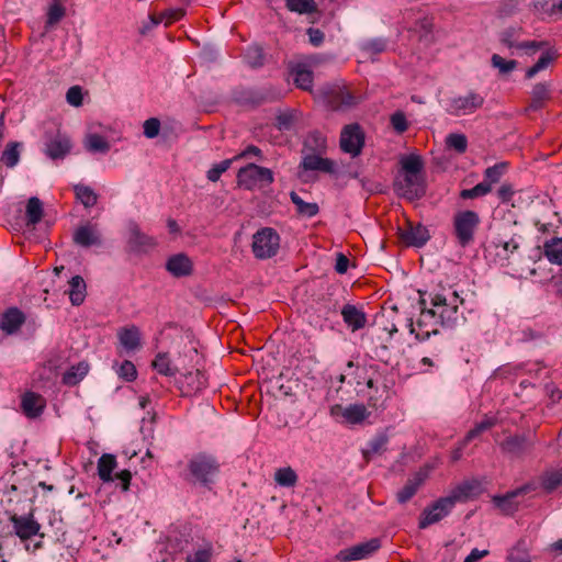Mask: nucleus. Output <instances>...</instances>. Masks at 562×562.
I'll list each match as a JSON object with an SVG mask.
<instances>
[{
	"instance_id": "1",
	"label": "nucleus",
	"mask_w": 562,
	"mask_h": 562,
	"mask_svg": "<svg viewBox=\"0 0 562 562\" xmlns=\"http://www.w3.org/2000/svg\"><path fill=\"white\" fill-rule=\"evenodd\" d=\"M418 293L423 317L435 318L437 324L449 328L459 324V305L463 304L464 300L457 291L450 292V289L439 284L431 291L419 290Z\"/></svg>"
},
{
	"instance_id": "2",
	"label": "nucleus",
	"mask_w": 562,
	"mask_h": 562,
	"mask_svg": "<svg viewBox=\"0 0 562 562\" xmlns=\"http://www.w3.org/2000/svg\"><path fill=\"white\" fill-rule=\"evenodd\" d=\"M401 169L394 180L396 193L409 202L420 200L427 191L424 160L420 155H404L400 159Z\"/></svg>"
},
{
	"instance_id": "3",
	"label": "nucleus",
	"mask_w": 562,
	"mask_h": 562,
	"mask_svg": "<svg viewBox=\"0 0 562 562\" xmlns=\"http://www.w3.org/2000/svg\"><path fill=\"white\" fill-rule=\"evenodd\" d=\"M220 462L214 456L200 452L189 459L183 480L210 491L220 474Z\"/></svg>"
},
{
	"instance_id": "4",
	"label": "nucleus",
	"mask_w": 562,
	"mask_h": 562,
	"mask_svg": "<svg viewBox=\"0 0 562 562\" xmlns=\"http://www.w3.org/2000/svg\"><path fill=\"white\" fill-rule=\"evenodd\" d=\"M281 92L272 86L260 88L238 86L232 90V101L244 108L256 109L267 103H273L281 99Z\"/></svg>"
},
{
	"instance_id": "5",
	"label": "nucleus",
	"mask_w": 562,
	"mask_h": 562,
	"mask_svg": "<svg viewBox=\"0 0 562 562\" xmlns=\"http://www.w3.org/2000/svg\"><path fill=\"white\" fill-rule=\"evenodd\" d=\"M480 224L481 218L477 212L472 210L456 212L452 217V233L457 244L462 248L471 246L474 243Z\"/></svg>"
},
{
	"instance_id": "6",
	"label": "nucleus",
	"mask_w": 562,
	"mask_h": 562,
	"mask_svg": "<svg viewBox=\"0 0 562 562\" xmlns=\"http://www.w3.org/2000/svg\"><path fill=\"white\" fill-rule=\"evenodd\" d=\"M321 97L326 105L333 111H348L361 101L345 83L335 82L322 87Z\"/></svg>"
},
{
	"instance_id": "7",
	"label": "nucleus",
	"mask_w": 562,
	"mask_h": 562,
	"mask_svg": "<svg viewBox=\"0 0 562 562\" xmlns=\"http://www.w3.org/2000/svg\"><path fill=\"white\" fill-rule=\"evenodd\" d=\"M273 181L274 176L271 169L254 162L241 167L237 172L238 187L249 191L270 186Z\"/></svg>"
},
{
	"instance_id": "8",
	"label": "nucleus",
	"mask_w": 562,
	"mask_h": 562,
	"mask_svg": "<svg viewBox=\"0 0 562 562\" xmlns=\"http://www.w3.org/2000/svg\"><path fill=\"white\" fill-rule=\"evenodd\" d=\"M280 248V235L272 227H262L252 236L251 249L255 258L265 260L274 257Z\"/></svg>"
},
{
	"instance_id": "9",
	"label": "nucleus",
	"mask_w": 562,
	"mask_h": 562,
	"mask_svg": "<svg viewBox=\"0 0 562 562\" xmlns=\"http://www.w3.org/2000/svg\"><path fill=\"white\" fill-rule=\"evenodd\" d=\"M9 520L12 529L8 533L16 536L21 541H26L34 536L41 539L45 537V533L41 532V524L34 518L33 510L24 515L11 514Z\"/></svg>"
},
{
	"instance_id": "10",
	"label": "nucleus",
	"mask_w": 562,
	"mask_h": 562,
	"mask_svg": "<svg viewBox=\"0 0 562 562\" xmlns=\"http://www.w3.org/2000/svg\"><path fill=\"white\" fill-rule=\"evenodd\" d=\"M454 506L453 501L449 496L439 497L424 508L419 517L418 528L425 529L430 525L439 522L452 512Z\"/></svg>"
},
{
	"instance_id": "11",
	"label": "nucleus",
	"mask_w": 562,
	"mask_h": 562,
	"mask_svg": "<svg viewBox=\"0 0 562 562\" xmlns=\"http://www.w3.org/2000/svg\"><path fill=\"white\" fill-rule=\"evenodd\" d=\"M519 247V241L515 237L508 240L497 239L485 248V252L494 263L506 267L510 265V259L518 252Z\"/></svg>"
},
{
	"instance_id": "12",
	"label": "nucleus",
	"mask_w": 562,
	"mask_h": 562,
	"mask_svg": "<svg viewBox=\"0 0 562 562\" xmlns=\"http://www.w3.org/2000/svg\"><path fill=\"white\" fill-rule=\"evenodd\" d=\"M307 171H321L328 175H336V162L330 158H324L321 154H304L299 165V178L303 182H308L310 178L305 177Z\"/></svg>"
},
{
	"instance_id": "13",
	"label": "nucleus",
	"mask_w": 562,
	"mask_h": 562,
	"mask_svg": "<svg viewBox=\"0 0 562 562\" xmlns=\"http://www.w3.org/2000/svg\"><path fill=\"white\" fill-rule=\"evenodd\" d=\"M45 155L52 160H63L71 151L72 143L70 137L56 131L55 133H45Z\"/></svg>"
},
{
	"instance_id": "14",
	"label": "nucleus",
	"mask_w": 562,
	"mask_h": 562,
	"mask_svg": "<svg viewBox=\"0 0 562 562\" xmlns=\"http://www.w3.org/2000/svg\"><path fill=\"white\" fill-rule=\"evenodd\" d=\"M156 239L143 233L135 222L128 224V236L126 240V251L130 254H147L156 247Z\"/></svg>"
},
{
	"instance_id": "15",
	"label": "nucleus",
	"mask_w": 562,
	"mask_h": 562,
	"mask_svg": "<svg viewBox=\"0 0 562 562\" xmlns=\"http://www.w3.org/2000/svg\"><path fill=\"white\" fill-rule=\"evenodd\" d=\"M364 145V133L358 123L346 125L340 133V148L352 157L360 155Z\"/></svg>"
},
{
	"instance_id": "16",
	"label": "nucleus",
	"mask_w": 562,
	"mask_h": 562,
	"mask_svg": "<svg viewBox=\"0 0 562 562\" xmlns=\"http://www.w3.org/2000/svg\"><path fill=\"white\" fill-rule=\"evenodd\" d=\"M484 104V97L474 91H470L467 95L451 98L447 111L454 116L474 113Z\"/></svg>"
},
{
	"instance_id": "17",
	"label": "nucleus",
	"mask_w": 562,
	"mask_h": 562,
	"mask_svg": "<svg viewBox=\"0 0 562 562\" xmlns=\"http://www.w3.org/2000/svg\"><path fill=\"white\" fill-rule=\"evenodd\" d=\"M381 547L379 538H372L366 542L355 544L352 547L340 550L337 553V560L340 562H350L362 560L371 557Z\"/></svg>"
},
{
	"instance_id": "18",
	"label": "nucleus",
	"mask_w": 562,
	"mask_h": 562,
	"mask_svg": "<svg viewBox=\"0 0 562 562\" xmlns=\"http://www.w3.org/2000/svg\"><path fill=\"white\" fill-rule=\"evenodd\" d=\"M535 442L529 434H516L507 437L499 443L503 453L512 458H520L533 447Z\"/></svg>"
},
{
	"instance_id": "19",
	"label": "nucleus",
	"mask_w": 562,
	"mask_h": 562,
	"mask_svg": "<svg viewBox=\"0 0 562 562\" xmlns=\"http://www.w3.org/2000/svg\"><path fill=\"white\" fill-rule=\"evenodd\" d=\"M398 238L407 247L422 248L431 238L429 229L423 224L413 225L408 222L407 228H398Z\"/></svg>"
},
{
	"instance_id": "20",
	"label": "nucleus",
	"mask_w": 562,
	"mask_h": 562,
	"mask_svg": "<svg viewBox=\"0 0 562 562\" xmlns=\"http://www.w3.org/2000/svg\"><path fill=\"white\" fill-rule=\"evenodd\" d=\"M532 490L530 484H525L516 490L509 491L504 495H495L492 498L493 504L504 515L513 516L519 509V503L516 498L525 495Z\"/></svg>"
},
{
	"instance_id": "21",
	"label": "nucleus",
	"mask_w": 562,
	"mask_h": 562,
	"mask_svg": "<svg viewBox=\"0 0 562 562\" xmlns=\"http://www.w3.org/2000/svg\"><path fill=\"white\" fill-rule=\"evenodd\" d=\"M26 321L25 313L16 306L5 308L0 314V329L7 336L15 335Z\"/></svg>"
},
{
	"instance_id": "22",
	"label": "nucleus",
	"mask_w": 562,
	"mask_h": 562,
	"mask_svg": "<svg viewBox=\"0 0 562 562\" xmlns=\"http://www.w3.org/2000/svg\"><path fill=\"white\" fill-rule=\"evenodd\" d=\"M72 240L76 245L83 248L100 247L103 244L102 236L97 226L90 223L79 226L74 233Z\"/></svg>"
},
{
	"instance_id": "23",
	"label": "nucleus",
	"mask_w": 562,
	"mask_h": 562,
	"mask_svg": "<svg viewBox=\"0 0 562 562\" xmlns=\"http://www.w3.org/2000/svg\"><path fill=\"white\" fill-rule=\"evenodd\" d=\"M428 476L427 471L419 470L409 477L405 485L396 493V501L398 504H406L411 501L418 490L423 486Z\"/></svg>"
},
{
	"instance_id": "24",
	"label": "nucleus",
	"mask_w": 562,
	"mask_h": 562,
	"mask_svg": "<svg viewBox=\"0 0 562 562\" xmlns=\"http://www.w3.org/2000/svg\"><path fill=\"white\" fill-rule=\"evenodd\" d=\"M344 323L351 331H358L366 327L367 314L353 304H345L340 311Z\"/></svg>"
},
{
	"instance_id": "25",
	"label": "nucleus",
	"mask_w": 562,
	"mask_h": 562,
	"mask_svg": "<svg viewBox=\"0 0 562 562\" xmlns=\"http://www.w3.org/2000/svg\"><path fill=\"white\" fill-rule=\"evenodd\" d=\"M166 270L176 278L188 277L193 271V263L186 254H177L168 258Z\"/></svg>"
},
{
	"instance_id": "26",
	"label": "nucleus",
	"mask_w": 562,
	"mask_h": 562,
	"mask_svg": "<svg viewBox=\"0 0 562 562\" xmlns=\"http://www.w3.org/2000/svg\"><path fill=\"white\" fill-rule=\"evenodd\" d=\"M21 407L26 417L36 418L45 408V400L42 395L27 391L22 396Z\"/></svg>"
},
{
	"instance_id": "27",
	"label": "nucleus",
	"mask_w": 562,
	"mask_h": 562,
	"mask_svg": "<svg viewBox=\"0 0 562 562\" xmlns=\"http://www.w3.org/2000/svg\"><path fill=\"white\" fill-rule=\"evenodd\" d=\"M117 467L116 457L111 453H103L98 460V475L103 483L114 482L113 471Z\"/></svg>"
},
{
	"instance_id": "28",
	"label": "nucleus",
	"mask_w": 562,
	"mask_h": 562,
	"mask_svg": "<svg viewBox=\"0 0 562 562\" xmlns=\"http://www.w3.org/2000/svg\"><path fill=\"white\" fill-rule=\"evenodd\" d=\"M327 148V139L319 131L310 132L303 142V154H323Z\"/></svg>"
},
{
	"instance_id": "29",
	"label": "nucleus",
	"mask_w": 562,
	"mask_h": 562,
	"mask_svg": "<svg viewBox=\"0 0 562 562\" xmlns=\"http://www.w3.org/2000/svg\"><path fill=\"white\" fill-rule=\"evenodd\" d=\"M550 99V85L547 82H538L531 90V101L528 110L539 111L544 106L547 100Z\"/></svg>"
},
{
	"instance_id": "30",
	"label": "nucleus",
	"mask_w": 562,
	"mask_h": 562,
	"mask_svg": "<svg viewBox=\"0 0 562 562\" xmlns=\"http://www.w3.org/2000/svg\"><path fill=\"white\" fill-rule=\"evenodd\" d=\"M290 200L295 205L300 217L312 218L319 213V206L315 202H305L295 191L290 192Z\"/></svg>"
},
{
	"instance_id": "31",
	"label": "nucleus",
	"mask_w": 562,
	"mask_h": 562,
	"mask_svg": "<svg viewBox=\"0 0 562 562\" xmlns=\"http://www.w3.org/2000/svg\"><path fill=\"white\" fill-rule=\"evenodd\" d=\"M43 215V202L37 196H31L25 210L26 226L34 228L42 221Z\"/></svg>"
},
{
	"instance_id": "32",
	"label": "nucleus",
	"mask_w": 562,
	"mask_h": 562,
	"mask_svg": "<svg viewBox=\"0 0 562 562\" xmlns=\"http://www.w3.org/2000/svg\"><path fill=\"white\" fill-rule=\"evenodd\" d=\"M479 486L480 484L477 481H464L457 485L448 496L456 505L458 502H464L475 495Z\"/></svg>"
},
{
	"instance_id": "33",
	"label": "nucleus",
	"mask_w": 562,
	"mask_h": 562,
	"mask_svg": "<svg viewBox=\"0 0 562 562\" xmlns=\"http://www.w3.org/2000/svg\"><path fill=\"white\" fill-rule=\"evenodd\" d=\"M389 436L385 431L378 432L368 441V448L363 450V458L370 461L373 456L381 454L386 450Z\"/></svg>"
},
{
	"instance_id": "34",
	"label": "nucleus",
	"mask_w": 562,
	"mask_h": 562,
	"mask_svg": "<svg viewBox=\"0 0 562 562\" xmlns=\"http://www.w3.org/2000/svg\"><path fill=\"white\" fill-rule=\"evenodd\" d=\"M87 285L81 276H74L69 281V300L72 305L79 306L86 297Z\"/></svg>"
},
{
	"instance_id": "35",
	"label": "nucleus",
	"mask_w": 562,
	"mask_h": 562,
	"mask_svg": "<svg viewBox=\"0 0 562 562\" xmlns=\"http://www.w3.org/2000/svg\"><path fill=\"white\" fill-rule=\"evenodd\" d=\"M89 364L86 361H81L76 366H71L61 378L63 384L67 386L77 385L88 373Z\"/></svg>"
},
{
	"instance_id": "36",
	"label": "nucleus",
	"mask_w": 562,
	"mask_h": 562,
	"mask_svg": "<svg viewBox=\"0 0 562 562\" xmlns=\"http://www.w3.org/2000/svg\"><path fill=\"white\" fill-rule=\"evenodd\" d=\"M119 339L126 350H136L140 347V331L134 325L122 328L119 331Z\"/></svg>"
},
{
	"instance_id": "37",
	"label": "nucleus",
	"mask_w": 562,
	"mask_h": 562,
	"mask_svg": "<svg viewBox=\"0 0 562 562\" xmlns=\"http://www.w3.org/2000/svg\"><path fill=\"white\" fill-rule=\"evenodd\" d=\"M292 74H293V81H294V85L296 86V88L305 90V91L312 90L313 80H314L312 70L307 69L303 65H297L295 68H293Z\"/></svg>"
},
{
	"instance_id": "38",
	"label": "nucleus",
	"mask_w": 562,
	"mask_h": 562,
	"mask_svg": "<svg viewBox=\"0 0 562 562\" xmlns=\"http://www.w3.org/2000/svg\"><path fill=\"white\" fill-rule=\"evenodd\" d=\"M557 57L558 53L554 48H549L543 52L536 64L527 69L525 75L526 79H531L538 72L544 70Z\"/></svg>"
},
{
	"instance_id": "39",
	"label": "nucleus",
	"mask_w": 562,
	"mask_h": 562,
	"mask_svg": "<svg viewBox=\"0 0 562 562\" xmlns=\"http://www.w3.org/2000/svg\"><path fill=\"white\" fill-rule=\"evenodd\" d=\"M22 143L9 142L1 154L0 161L8 168L15 167L20 161Z\"/></svg>"
},
{
	"instance_id": "40",
	"label": "nucleus",
	"mask_w": 562,
	"mask_h": 562,
	"mask_svg": "<svg viewBox=\"0 0 562 562\" xmlns=\"http://www.w3.org/2000/svg\"><path fill=\"white\" fill-rule=\"evenodd\" d=\"M74 192L76 199L79 200L86 209L92 207L98 202V194L93 189L86 184H75Z\"/></svg>"
},
{
	"instance_id": "41",
	"label": "nucleus",
	"mask_w": 562,
	"mask_h": 562,
	"mask_svg": "<svg viewBox=\"0 0 562 562\" xmlns=\"http://www.w3.org/2000/svg\"><path fill=\"white\" fill-rule=\"evenodd\" d=\"M370 413L363 404H351L347 406L344 412V418L352 425L360 424L369 417Z\"/></svg>"
},
{
	"instance_id": "42",
	"label": "nucleus",
	"mask_w": 562,
	"mask_h": 562,
	"mask_svg": "<svg viewBox=\"0 0 562 562\" xmlns=\"http://www.w3.org/2000/svg\"><path fill=\"white\" fill-rule=\"evenodd\" d=\"M285 7L289 11L299 14L319 13L315 0H285Z\"/></svg>"
},
{
	"instance_id": "43",
	"label": "nucleus",
	"mask_w": 562,
	"mask_h": 562,
	"mask_svg": "<svg viewBox=\"0 0 562 562\" xmlns=\"http://www.w3.org/2000/svg\"><path fill=\"white\" fill-rule=\"evenodd\" d=\"M151 366L159 374L166 376H175L178 373V368L171 366V361L167 352H159L156 355Z\"/></svg>"
},
{
	"instance_id": "44",
	"label": "nucleus",
	"mask_w": 562,
	"mask_h": 562,
	"mask_svg": "<svg viewBox=\"0 0 562 562\" xmlns=\"http://www.w3.org/2000/svg\"><path fill=\"white\" fill-rule=\"evenodd\" d=\"M299 481L296 472L291 467L279 468L274 472V482L282 487H294Z\"/></svg>"
},
{
	"instance_id": "45",
	"label": "nucleus",
	"mask_w": 562,
	"mask_h": 562,
	"mask_svg": "<svg viewBox=\"0 0 562 562\" xmlns=\"http://www.w3.org/2000/svg\"><path fill=\"white\" fill-rule=\"evenodd\" d=\"M243 58L245 64L251 68H259L265 64L263 50L259 45L248 46Z\"/></svg>"
},
{
	"instance_id": "46",
	"label": "nucleus",
	"mask_w": 562,
	"mask_h": 562,
	"mask_svg": "<svg viewBox=\"0 0 562 562\" xmlns=\"http://www.w3.org/2000/svg\"><path fill=\"white\" fill-rule=\"evenodd\" d=\"M544 254L550 262L562 265V238L554 237L544 244Z\"/></svg>"
},
{
	"instance_id": "47",
	"label": "nucleus",
	"mask_w": 562,
	"mask_h": 562,
	"mask_svg": "<svg viewBox=\"0 0 562 562\" xmlns=\"http://www.w3.org/2000/svg\"><path fill=\"white\" fill-rule=\"evenodd\" d=\"M507 168H508V164L505 161L495 164L494 166L486 168L484 171L483 182L487 183L490 186V188L492 189L493 184L499 182L502 177L505 175Z\"/></svg>"
},
{
	"instance_id": "48",
	"label": "nucleus",
	"mask_w": 562,
	"mask_h": 562,
	"mask_svg": "<svg viewBox=\"0 0 562 562\" xmlns=\"http://www.w3.org/2000/svg\"><path fill=\"white\" fill-rule=\"evenodd\" d=\"M111 148L110 143L100 134H89L86 140V149L90 153L106 154Z\"/></svg>"
},
{
	"instance_id": "49",
	"label": "nucleus",
	"mask_w": 562,
	"mask_h": 562,
	"mask_svg": "<svg viewBox=\"0 0 562 562\" xmlns=\"http://www.w3.org/2000/svg\"><path fill=\"white\" fill-rule=\"evenodd\" d=\"M521 32V26H508L499 33V42L508 48H517V45H519L517 38L520 36Z\"/></svg>"
},
{
	"instance_id": "50",
	"label": "nucleus",
	"mask_w": 562,
	"mask_h": 562,
	"mask_svg": "<svg viewBox=\"0 0 562 562\" xmlns=\"http://www.w3.org/2000/svg\"><path fill=\"white\" fill-rule=\"evenodd\" d=\"M66 14V9L60 2L55 0L48 8L45 29L48 30L56 25Z\"/></svg>"
},
{
	"instance_id": "51",
	"label": "nucleus",
	"mask_w": 562,
	"mask_h": 562,
	"mask_svg": "<svg viewBox=\"0 0 562 562\" xmlns=\"http://www.w3.org/2000/svg\"><path fill=\"white\" fill-rule=\"evenodd\" d=\"M427 317H423L420 315V318L417 321L416 323V326L417 328L415 327L414 323L412 319H409V324H408V327H409V333L415 335V338L419 341H425L427 340L431 335H437L439 331L438 329H432V330H427V329H424V326H425V321H426Z\"/></svg>"
},
{
	"instance_id": "52",
	"label": "nucleus",
	"mask_w": 562,
	"mask_h": 562,
	"mask_svg": "<svg viewBox=\"0 0 562 562\" xmlns=\"http://www.w3.org/2000/svg\"><path fill=\"white\" fill-rule=\"evenodd\" d=\"M446 145L458 154H464L468 149V138L464 134L451 133L446 137Z\"/></svg>"
},
{
	"instance_id": "53",
	"label": "nucleus",
	"mask_w": 562,
	"mask_h": 562,
	"mask_svg": "<svg viewBox=\"0 0 562 562\" xmlns=\"http://www.w3.org/2000/svg\"><path fill=\"white\" fill-rule=\"evenodd\" d=\"M491 191L490 186L482 181L471 189L461 190L459 196L463 200L476 199L488 194Z\"/></svg>"
},
{
	"instance_id": "54",
	"label": "nucleus",
	"mask_w": 562,
	"mask_h": 562,
	"mask_svg": "<svg viewBox=\"0 0 562 562\" xmlns=\"http://www.w3.org/2000/svg\"><path fill=\"white\" fill-rule=\"evenodd\" d=\"M562 484V472L552 471L548 472L542 476L541 485L548 493L553 492Z\"/></svg>"
},
{
	"instance_id": "55",
	"label": "nucleus",
	"mask_w": 562,
	"mask_h": 562,
	"mask_svg": "<svg viewBox=\"0 0 562 562\" xmlns=\"http://www.w3.org/2000/svg\"><path fill=\"white\" fill-rule=\"evenodd\" d=\"M371 353L372 358L376 359L384 364H389L391 353L387 344L380 341L379 344H375L374 340H372V347H371Z\"/></svg>"
},
{
	"instance_id": "56",
	"label": "nucleus",
	"mask_w": 562,
	"mask_h": 562,
	"mask_svg": "<svg viewBox=\"0 0 562 562\" xmlns=\"http://www.w3.org/2000/svg\"><path fill=\"white\" fill-rule=\"evenodd\" d=\"M492 66L497 68L501 74H509L516 69L518 63L515 59L506 60L502 56L494 54L491 58Z\"/></svg>"
},
{
	"instance_id": "57",
	"label": "nucleus",
	"mask_w": 562,
	"mask_h": 562,
	"mask_svg": "<svg viewBox=\"0 0 562 562\" xmlns=\"http://www.w3.org/2000/svg\"><path fill=\"white\" fill-rule=\"evenodd\" d=\"M186 379L188 381V385L191 386V390L194 392L201 391L207 385L206 375L200 370H196L195 373H189Z\"/></svg>"
},
{
	"instance_id": "58",
	"label": "nucleus",
	"mask_w": 562,
	"mask_h": 562,
	"mask_svg": "<svg viewBox=\"0 0 562 562\" xmlns=\"http://www.w3.org/2000/svg\"><path fill=\"white\" fill-rule=\"evenodd\" d=\"M117 375L126 382H133L137 378L135 364L130 360H124L116 370Z\"/></svg>"
},
{
	"instance_id": "59",
	"label": "nucleus",
	"mask_w": 562,
	"mask_h": 562,
	"mask_svg": "<svg viewBox=\"0 0 562 562\" xmlns=\"http://www.w3.org/2000/svg\"><path fill=\"white\" fill-rule=\"evenodd\" d=\"M234 159H224L218 164H215L211 169L206 172V178L211 182H216L221 176L229 169Z\"/></svg>"
},
{
	"instance_id": "60",
	"label": "nucleus",
	"mask_w": 562,
	"mask_h": 562,
	"mask_svg": "<svg viewBox=\"0 0 562 562\" xmlns=\"http://www.w3.org/2000/svg\"><path fill=\"white\" fill-rule=\"evenodd\" d=\"M390 123L397 134H403L408 128V121L403 111H395L390 117Z\"/></svg>"
},
{
	"instance_id": "61",
	"label": "nucleus",
	"mask_w": 562,
	"mask_h": 562,
	"mask_svg": "<svg viewBox=\"0 0 562 562\" xmlns=\"http://www.w3.org/2000/svg\"><path fill=\"white\" fill-rule=\"evenodd\" d=\"M522 0H502L498 7V14L501 16L514 15L521 4Z\"/></svg>"
},
{
	"instance_id": "62",
	"label": "nucleus",
	"mask_w": 562,
	"mask_h": 562,
	"mask_svg": "<svg viewBox=\"0 0 562 562\" xmlns=\"http://www.w3.org/2000/svg\"><path fill=\"white\" fill-rule=\"evenodd\" d=\"M213 555V547L207 543L205 548L199 549L193 555H188L186 562H211Z\"/></svg>"
},
{
	"instance_id": "63",
	"label": "nucleus",
	"mask_w": 562,
	"mask_h": 562,
	"mask_svg": "<svg viewBox=\"0 0 562 562\" xmlns=\"http://www.w3.org/2000/svg\"><path fill=\"white\" fill-rule=\"evenodd\" d=\"M160 126H161V124H160L159 119L150 117L144 122V124H143L144 132L143 133L147 138L153 139L158 136Z\"/></svg>"
},
{
	"instance_id": "64",
	"label": "nucleus",
	"mask_w": 562,
	"mask_h": 562,
	"mask_svg": "<svg viewBox=\"0 0 562 562\" xmlns=\"http://www.w3.org/2000/svg\"><path fill=\"white\" fill-rule=\"evenodd\" d=\"M294 124V115L291 112L280 113L276 116V127L279 131H290Z\"/></svg>"
}]
</instances>
